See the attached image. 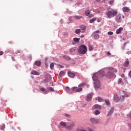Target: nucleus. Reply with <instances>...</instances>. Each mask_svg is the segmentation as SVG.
<instances>
[{
	"label": "nucleus",
	"instance_id": "6e6552de",
	"mask_svg": "<svg viewBox=\"0 0 131 131\" xmlns=\"http://www.w3.org/2000/svg\"><path fill=\"white\" fill-rule=\"evenodd\" d=\"M50 79H51V76L49 75H47L45 77V79H44L43 82L45 83H48V82H50Z\"/></svg>",
	"mask_w": 131,
	"mask_h": 131
},
{
	"label": "nucleus",
	"instance_id": "603ef678",
	"mask_svg": "<svg viewBox=\"0 0 131 131\" xmlns=\"http://www.w3.org/2000/svg\"><path fill=\"white\" fill-rule=\"evenodd\" d=\"M4 55V52H3V51H0V56H2V55Z\"/></svg>",
	"mask_w": 131,
	"mask_h": 131
},
{
	"label": "nucleus",
	"instance_id": "a878e982",
	"mask_svg": "<svg viewBox=\"0 0 131 131\" xmlns=\"http://www.w3.org/2000/svg\"><path fill=\"white\" fill-rule=\"evenodd\" d=\"M93 36L94 39H99V38H100V36L99 35V34H93Z\"/></svg>",
	"mask_w": 131,
	"mask_h": 131
},
{
	"label": "nucleus",
	"instance_id": "c756f323",
	"mask_svg": "<svg viewBox=\"0 0 131 131\" xmlns=\"http://www.w3.org/2000/svg\"><path fill=\"white\" fill-rule=\"evenodd\" d=\"M74 18H75V19H77V20H79L81 19V18H82V16L76 15L74 16Z\"/></svg>",
	"mask_w": 131,
	"mask_h": 131
},
{
	"label": "nucleus",
	"instance_id": "338daca9",
	"mask_svg": "<svg viewBox=\"0 0 131 131\" xmlns=\"http://www.w3.org/2000/svg\"><path fill=\"white\" fill-rule=\"evenodd\" d=\"M58 127L59 128H60V126L58 125Z\"/></svg>",
	"mask_w": 131,
	"mask_h": 131
},
{
	"label": "nucleus",
	"instance_id": "393cba45",
	"mask_svg": "<svg viewBox=\"0 0 131 131\" xmlns=\"http://www.w3.org/2000/svg\"><path fill=\"white\" fill-rule=\"evenodd\" d=\"M114 99L115 100L116 102H119V101H120V98L117 95L115 96Z\"/></svg>",
	"mask_w": 131,
	"mask_h": 131
},
{
	"label": "nucleus",
	"instance_id": "9d476101",
	"mask_svg": "<svg viewBox=\"0 0 131 131\" xmlns=\"http://www.w3.org/2000/svg\"><path fill=\"white\" fill-rule=\"evenodd\" d=\"M68 76L71 78H74L75 77V74L74 73H72L71 71H69L68 73Z\"/></svg>",
	"mask_w": 131,
	"mask_h": 131
},
{
	"label": "nucleus",
	"instance_id": "a211bd4d",
	"mask_svg": "<svg viewBox=\"0 0 131 131\" xmlns=\"http://www.w3.org/2000/svg\"><path fill=\"white\" fill-rule=\"evenodd\" d=\"M129 64V61L128 60V59H127L124 62L123 66L124 67H127L128 66V64Z\"/></svg>",
	"mask_w": 131,
	"mask_h": 131
},
{
	"label": "nucleus",
	"instance_id": "4d7b16f0",
	"mask_svg": "<svg viewBox=\"0 0 131 131\" xmlns=\"http://www.w3.org/2000/svg\"><path fill=\"white\" fill-rule=\"evenodd\" d=\"M110 3L111 4V5H112V4H113V1H110Z\"/></svg>",
	"mask_w": 131,
	"mask_h": 131
},
{
	"label": "nucleus",
	"instance_id": "69168bd1",
	"mask_svg": "<svg viewBox=\"0 0 131 131\" xmlns=\"http://www.w3.org/2000/svg\"><path fill=\"white\" fill-rule=\"evenodd\" d=\"M122 18L124 19V18H125L124 15H122Z\"/></svg>",
	"mask_w": 131,
	"mask_h": 131
},
{
	"label": "nucleus",
	"instance_id": "4c0bfd02",
	"mask_svg": "<svg viewBox=\"0 0 131 131\" xmlns=\"http://www.w3.org/2000/svg\"><path fill=\"white\" fill-rule=\"evenodd\" d=\"M82 91V88H77V93H79V92H81Z\"/></svg>",
	"mask_w": 131,
	"mask_h": 131
},
{
	"label": "nucleus",
	"instance_id": "774afa93",
	"mask_svg": "<svg viewBox=\"0 0 131 131\" xmlns=\"http://www.w3.org/2000/svg\"><path fill=\"white\" fill-rule=\"evenodd\" d=\"M97 22H100V21L97 20Z\"/></svg>",
	"mask_w": 131,
	"mask_h": 131
},
{
	"label": "nucleus",
	"instance_id": "c03bdc74",
	"mask_svg": "<svg viewBox=\"0 0 131 131\" xmlns=\"http://www.w3.org/2000/svg\"><path fill=\"white\" fill-rule=\"evenodd\" d=\"M107 34L108 35H113V32H111V31L108 32Z\"/></svg>",
	"mask_w": 131,
	"mask_h": 131
},
{
	"label": "nucleus",
	"instance_id": "423d86ee",
	"mask_svg": "<svg viewBox=\"0 0 131 131\" xmlns=\"http://www.w3.org/2000/svg\"><path fill=\"white\" fill-rule=\"evenodd\" d=\"M115 20L117 23H121V15L117 14L115 17Z\"/></svg>",
	"mask_w": 131,
	"mask_h": 131
},
{
	"label": "nucleus",
	"instance_id": "8fccbe9b",
	"mask_svg": "<svg viewBox=\"0 0 131 131\" xmlns=\"http://www.w3.org/2000/svg\"><path fill=\"white\" fill-rule=\"evenodd\" d=\"M6 126H5V125H3L1 126V129L3 130L5 129Z\"/></svg>",
	"mask_w": 131,
	"mask_h": 131
},
{
	"label": "nucleus",
	"instance_id": "9b49d317",
	"mask_svg": "<svg viewBox=\"0 0 131 131\" xmlns=\"http://www.w3.org/2000/svg\"><path fill=\"white\" fill-rule=\"evenodd\" d=\"M122 11L124 13H127V12H129V11H130V9H129V8H128L127 7H124L122 8Z\"/></svg>",
	"mask_w": 131,
	"mask_h": 131
},
{
	"label": "nucleus",
	"instance_id": "412c9836",
	"mask_svg": "<svg viewBox=\"0 0 131 131\" xmlns=\"http://www.w3.org/2000/svg\"><path fill=\"white\" fill-rule=\"evenodd\" d=\"M41 64V61H40L36 60L34 63V65H36V66H40Z\"/></svg>",
	"mask_w": 131,
	"mask_h": 131
},
{
	"label": "nucleus",
	"instance_id": "7c9ffc66",
	"mask_svg": "<svg viewBox=\"0 0 131 131\" xmlns=\"http://www.w3.org/2000/svg\"><path fill=\"white\" fill-rule=\"evenodd\" d=\"M63 58L66 59V60H68V61H69V60H70L71 58L70 57L67 56V55H64L63 56Z\"/></svg>",
	"mask_w": 131,
	"mask_h": 131
},
{
	"label": "nucleus",
	"instance_id": "49530a36",
	"mask_svg": "<svg viewBox=\"0 0 131 131\" xmlns=\"http://www.w3.org/2000/svg\"><path fill=\"white\" fill-rule=\"evenodd\" d=\"M65 116H66V117H67L68 118H70V117H71L70 115L67 114H65Z\"/></svg>",
	"mask_w": 131,
	"mask_h": 131
},
{
	"label": "nucleus",
	"instance_id": "6e6d98bb",
	"mask_svg": "<svg viewBox=\"0 0 131 131\" xmlns=\"http://www.w3.org/2000/svg\"><path fill=\"white\" fill-rule=\"evenodd\" d=\"M89 131H94V130L91 128H89Z\"/></svg>",
	"mask_w": 131,
	"mask_h": 131
},
{
	"label": "nucleus",
	"instance_id": "6ab92c4d",
	"mask_svg": "<svg viewBox=\"0 0 131 131\" xmlns=\"http://www.w3.org/2000/svg\"><path fill=\"white\" fill-rule=\"evenodd\" d=\"M80 29H81V30H82V33H83L85 32L86 27L84 25H81Z\"/></svg>",
	"mask_w": 131,
	"mask_h": 131
},
{
	"label": "nucleus",
	"instance_id": "c85d7f7f",
	"mask_svg": "<svg viewBox=\"0 0 131 131\" xmlns=\"http://www.w3.org/2000/svg\"><path fill=\"white\" fill-rule=\"evenodd\" d=\"M73 40L75 42H78V41H79V40H80V38H74Z\"/></svg>",
	"mask_w": 131,
	"mask_h": 131
},
{
	"label": "nucleus",
	"instance_id": "4be33fe9",
	"mask_svg": "<svg viewBox=\"0 0 131 131\" xmlns=\"http://www.w3.org/2000/svg\"><path fill=\"white\" fill-rule=\"evenodd\" d=\"M59 124L60 126H61V127H66V125H67L66 122L63 121L60 122Z\"/></svg>",
	"mask_w": 131,
	"mask_h": 131
},
{
	"label": "nucleus",
	"instance_id": "864d4df0",
	"mask_svg": "<svg viewBox=\"0 0 131 131\" xmlns=\"http://www.w3.org/2000/svg\"><path fill=\"white\" fill-rule=\"evenodd\" d=\"M63 21V19H60V22L61 24H62Z\"/></svg>",
	"mask_w": 131,
	"mask_h": 131
},
{
	"label": "nucleus",
	"instance_id": "7ed1b4c3",
	"mask_svg": "<svg viewBox=\"0 0 131 131\" xmlns=\"http://www.w3.org/2000/svg\"><path fill=\"white\" fill-rule=\"evenodd\" d=\"M77 51L78 54H80V55H84V54H86V52H88V48L85 45H81L78 47Z\"/></svg>",
	"mask_w": 131,
	"mask_h": 131
},
{
	"label": "nucleus",
	"instance_id": "2f4dec72",
	"mask_svg": "<svg viewBox=\"0 0 131 131\" xmlns=\"http://www.w3.org/2000/svg\"><path fill=\"white\" fill-rule=\"evenodd\" d=\"M90 14H91V11H90V10H87L85 12V15H86V16H89V15H90Z\"/></svg>",
	"mask_w": 131,
	"mask_h": 131
},
{
	"label": "nucleus",
	"instance_id": "13d9d810",
	"mask_svg": "<svg viewBox=\"0 0 131 131\" xmlns=\"http://www.w3.org/2000/svg\"><path fill=\"white\" fill-rule=\"evenodd\" d=\"M89 16L90 18H92V17H93V14H90Z\"/></svg>",
	"mask_w": 131,
	"mask_h": 131
},
{
	"label": "nucleus",
	"instance_id": "f3484780",
	"mask_svg": "<svg viewBox=\"0 0 131 131\" xmlns=\"http://www.w3.org/2000/svg\"><path fill=\"white\" fill-rule=\"evenodd\" d=\"M77 48L76 47H74L73 48H71L70 50V54H73V53H75V51H77Z\"/></svg>",
	"mask_w": 131,
	"mask_h": 131
},
{
	"label": "nucleus",
	"instance_id": "c9c22d12",
	"mask_svg": "<svg viewBox=\"0 0 131 131\" xmlns=\"http://www.w3.org/2000/svg\"><path fill=\"white\" fill-rule=\"evenodd\" d=\"M63 74H64V72L63 71H61L59 73V76L60 77H62V75H63Z\"/></svg>",
	"mask_w": 131,
	"mask_h": 131
},
{
	"label": "nucleus",
	"instance_id": "f704fd0d",
	"mask_svg": "<svg viewBox=\"0 0 131 131\" xmlns=\"http://www.w3.org/2000/svg\"><path fill=\"white\" fill-rule=\"evenodd\" d=\"M98 102H104V99H102V98L98 97Z\"/></svg>",
	"mask_w": 131,
	"mask_h": 131
},
{
	"label": "nucleus",
	"instance_id": "0eeeda50",
	"mask_svg": "<svg viewBox=\"0 0 131 131\" xmlns=\"http://www.w3.org/2000/svg\"><path fill=\"white\" fill-rule=\"evenodd\" d=\"M93 110H100V109H102V106L99 104H95L92 107Z\"/></svg>",
	"mask_w": 131,
	"mask_h": 131
},
{
	"label": "nucleus",
	"instance_id": "aec40b11",
	"mask_svg": "<svg viewBox=\"0 0 131 131\" xmlns=\"http://www.w3.org/2000/svg\"><path fill=\"white\" fill-rule=\"evenodd\" d=\"M31 74L32 75H39V73L36 71H32L31 72Z\"/></svg>",
	"mask_w": 131,
	"mask_h": 131
},
{
	"label": "nucleus",
	"instance_id": "5fc2aeb1",
	"mask_svg": "<svg viewBox=\"0 0 131 131\" xmlns=\"http://www.w3.org/2000/svg\"><path fill=\"white\" fill-rule=\"evenodd\" d=\"M18 53H20V50H17L16 52H15V54H18Z\"/></svg>",
	"mask_w": 131,
	"mask_h": 131
},
{
	"label": "nucleus",
	"instance_id": "58836bf2",
	"mask_svg": "<svg viewBox=\"0 0 131 131\" xmlns=\"http://www.w3.org/2000/svg\"><path fill=\"white\" fill-rule=\"evenodd\" d=\"M72 90H73V92H77V87H73L72 88Z\"/></svg>",
	"mask_w": 131,
	"mask_h": 131
},
{
	"label": "nucleus",
	"instance_id": "ea45409f",
	"mask_svg": "<svg viewBox=\"0 0 131 131\" xmlns=\"http://www.w3.org/2000/svg\"><path fill=\"white\" fill-rule=\"evenodd\" d=\"M122 82V78H119L118 81V84H120Z\"/></svg>",
	"mask_w": 131,
	"mask_h": 131
},
{
	"label": "nucleus",
	"instance_id": "e433bc0d",
	"mask_svg": "<svg viewBox=\"0 0 131 131\" xmlns=\"http://www.w3.org/2000/svg\"><path fill=\"white\" fill-rule=\"evenodd\" d=\"M76 131H87L86 130H84L80 128H77Z\"/></svg>",
	"mask_w": 131,
	"mask_h": 131
},
{
	"label": "nucleus",
	"instance_id": "f257e3e1",
	"mask_svg": "<svg viewBox=\"0 0 131 131\" xmlns=\"http://www.w3.org/2000/svg\"><path fill=\"white\" fill-rule=\"evenodd\" d=\"M100 72L95 73L93 74L92 77V79L93 81H94V86L95 88V90H98L101 86V82L99 80V75L100 76H103L104 75V73H102L100 74Z\"/></svg>",
	"mask_w": 131,
	"mask_h": 131
},
{
	"label": "nucleus",
	"instance_id": "09e8293b",
	"mask_svg": "<svg viewBox=\"0 0 131 131\" xmlns=\"http://www.w3.org/2000/svg\"><path fill=\"white\" fill-rule=\"evenodd\" d=\"M84 85V84H83V83L79 84L78 85V88H81V87H82Z\"/></svg>",
	"mask_w": 131,
	"mask_h": 131
},
{
	"label": "nucleus",
	"instance_id": "473e14b6",
	"mask_svg": "<svg viewBox=\"0 0 131 131\" xmlns=\"http://www.w3.org/2000/svg\"><path fill=\"white\" fill-rule=\"evenodd\" d=\"M104 102L107 106H110V102H109V101H108L107 100H105Z\"/></svg>",
	"mask_w": 131,
	"mask_h": 131
},
{
	"label": "nucleus",
	"instance_id": "79ce46f5",
	"mask_svg": "<svg viewBox=\"0 0 131 131\" xmlns=\"http://www.w3.org/2000/svg\"><path fill=\"white\" fill-rule=\"evenodd\" d=\"M48 89L49 90L50 92H54V91L52 87L48 88Z\"/></svg>",
	"mask_w": 131,
	"mask_h": 131
},
{
	"label": "nucleus",
	"instance_id": "a18cd8bd",
	"mask_svg": "<svg viewBox=\"0 0 131 131\" xmlns=\"http://www.w3.org/2000/svg\"><path fill=\"white\" fill-rule=\"evenodd\" d=\"M66 90L67 91V92L68 93V92H69L70 91V88L68 86H67L66 88Z\"/></svg>",
	"mask_w": 131,
	"mask_h": 131
},
{
	"label": "nucleus",
	"instance_id": "3c124183",
	"mask_svg": "<svg viewBox=\"0 0 131 131\" xmlns=\"http://www.w3.org/2000/svg\"><path fill=\"white\" fill-rule=\"evenodd\" d=\"M107 56H109V57H111V53L109 52H107Z\"/></svg>",
	"mask_w": 131,
	"mask_h": 131
},
{
	"label": "nucleus",
	"instance_id": "bb28decb",
	"mask_svg": "<svg viewBox=\"0 0 131 131\" xmlns=\"http://www.w3.org/2000/svg\"><path fill=\"white\" fill-rule=\"evenodd\" d=\"M96 20H97V18L96 17H94L90 20V23H94Z\"/></svg>",
	"mask_w": 131,
	"mask_h": 131
},
{
	"label": "nucleus",
	"instance_id": "2eb2a0df",
	"mask_svg": "<svg viewBox=\"0 0 131 131\" xmlns=\"http://www.w3.org/2000/svg\"><path fill=\"white\" fill-rule=\"evenodd\" d=\"M113 112H114V107H112L107 114L108 116H111Z\"/></svg>",
	"mask_w": 131,
	"mask_h": 131
},
{
	"label": "nucleus",
	"instance_id": "dca6fc26",
	"mask_svg": "<svg viewBox=\"0 0 131 131\" xmlns=\"http://www.w3.org/2000/svg\"><path fill=\"white\" fill-rule=\"evenodd\" d=\"M109 70L112 73H116V72H117V70L114 68L111 67L109 68Z\"/></svg>",
	"mask_w": 131,
	"mask_h": 131
},
{
	"label": "nucleus",
	"instance_id": "39448f33",
	"mask_svg": "<svg viewBox=\"0 0 131 131\" xmlns=\"http://www.w3.org/2000/svg\"><path fill=\"white\" fill-rule=\"evenodd\" d=\"M99 119H96L95 118H92L90 119V122L91 123H93V124H97L99 123Z\"/></svg>",
	"mask_w": 131,
	"mask_h": 131
},
{
	"label": "nucleus",
	"instance_id": "5701e85b",
	"mask_svg": "<svg viewBox=\"0 0 131 131\" xmlns=\"http://www.w3.org/2000/svg\"><path fill=\"white\" fill-rule=\"evenodd\" d=\"M40 91H41V92H43V94L45 95L48 94V91H47L45 88H41L40 89Z\"/></svg>",
	"mask_w": 131,
	"mask_h": 131
},
{
	"label": "nucleus",
	"instance_id": "680f3d73",
	"mask_svg": "<svg viewBox=\"0 0 131 131\" xmlns=\"http://www.w3.org/2000/svg\"><path fill=\"white\" fill-rule=\"evenodd\" d=\"M129 116L130 118H131V112L130 113Z\"/></svg>",
	"mask_w": 131,
	"mask_h": 131
},
{
	"label": "nucleus",
	"instance_id": "72a5a7b5",
	"mask_svg": "<svg viewBox=\"0 0 131 131\" xmlns=\"http://www.w3.org/2000/svg\"><path fill=\"white\" fill-rule=\"evenodd\" d=\"M50 69L54 70V63L53 62L50 64Z\"/></svg>",
	"mask_w": 131,
	"mask_h": 131
},
{
	"label": "nucleus",
	"instance_id": "4468645a",
	"mask_svg": "<svg viewBox=\"0 0 131 131\" xmlns=\"http://www.w3.org/2000/svg\"><path fill=\"white\" fill-rule=\"evenodd\" d=\"M122 31H123V28L120 27L116 30V34H120Z\"/></svg>",
	"mask_w": 131,
	"mask_h": 131
},
{
	"label": "nucleus",
	"instance_id": "ddd939ff",
	"mask_svg": "<svg viewBox=\"0 0 131 131\" xmlns=\"http://www.w3.org/2000/svg\"><path fill=\"white\" fill-rule=\"evenodd\" d=\"M125 97H128V95H127V94H125V95H122L121 96L120 99V102H122L124 100V98H125Z\"/></svg>",
	"mask_w": 131,
	"mask_h": 131
},
{
	"label": "nucleus",
	"instance_id": "de8ad7c7",
	"mask_svg": "<svg viewBox=\"0 0 131 131\" xmlns=\"http://www.w3.org/2000/svg\"><path fill=\"white\" fill-rule=\"evenodd\" d=\"M98 33H100V31L99 30H97L94 32L93 34H98Z\"/></svg>",
	"mask_w": 131,
	"mask_h": 131
},
{
	"label": "nucleus",
	"instance_id": "0e129e2a",
	"mask_svg": "<svg viewBox=\"0 0 131 131\" xmlns=\"http://www.w3.org/2000/svg\"><path fill=\"white\" fill-rule=\"evenodd\" d=\"M86 87H87V88H90V85H89V84L87 85H86Z\"/></svg>",
	"mask_w": 131,
	"mask_h": 131
},
{
	"label": "nucleus",
	"instance_id": "b1692460",
	"mask_svg": "<svg viewBox=\"0 0 131 131\" xmlns=\"http://www.w3.org/2000/svg\"><path fill=\"white\" fill-rule=\"evenodd\" d=\"M100 113H101V112H100L99 110H96L95 111H94V114L96 116L99 115V114H100Z\"/></svg>",
	"mask_w": 131,
	"mask_h": 131
},
{
	"label": "nucleus",
	"instance_id": "1a4fd4ad",
	"mask_svg": "<svg viewBox=\"0 0 131 131\" xmlns=\"http://www.w3.org/2000/svg\"><path fill=\"white\" fill-rule=\"evenodd\" d=\"M93 94L94 93H91L87 96V97H86V101H87V102H90V101L92 100V97H93Z\"/></svg>",
	"mask_w": 131,
	"mask_h": 131
},
{
	"label": "nucleus",
	"instance_id": "052dcab7",
	"mask_svg": "<svg viewBox=\"0 0 131 131\" xmlns=\"http://www.w3.org/2000/svg\"><path fill=\"white\" fill-rule=\"evenodd\" d=\"M80 37L82 38V37H84V35H81L80 36Z\"/></svg>",
	"mask_w": 131,
	"mask_h": 131
},
{
	"label": "nucleus",
	"instance_id": "20e7f679",
	"mask_svg": "<svg viewBox=\"0 0 131 131\" xmlns=\"http://www.w3.org/2000/svg\"><path fill=\"white\" fill-rule=\"evenodd\" d=\"M106 77H107V78H113L116 77V75L109 71L106 74Z\"/></svg>",
	"mask_w": 131,
	"mask_h": 131
},
{
	"label": "nucleus",
	"instance_id": "cd10ccee",
	"mask_svg": "<svg viewBox=\"0 0 131 131\" xmlns=\"http://www.w3.org/2000/svg\"><path fill=\"white\" fill-rule=\"evenodd\" d=\"M81 31L80 30V29H77L75 30V32L76 33V34H79V33H80Z\"/></svg>",
	"mask_w": 131,
	"mask_h": 131
},
{
	"label": "nucleus",
	"instance_id": "e2e57ef3",
	"mask_svg": "<svg viewBox=\"0 0 131 131\" xmlns=\"http://www.w3.org/2000/svg\"><path fill=\"white\" fill-rule=\"evenodd\" d=\"M12 59L13 61H15V59L14 58V57H12Z\"/></svg>",
	"mask_w": 131,
	"mask_h": 131
},
{
	"label": "nucleus",
	"instance_id": "bf43d9fd",
	"mask_svg": "<svg viewBox=\"0 0 131 131\" xmlns=\"http://www.w3.org/2000/svg\"><path fill=\"white\" fill-rule=\"evenodd\" d=\"M121 77L123 78L124 77V74H123L121 75Z\"/></svg>",
	"mask_w": 131,
	"mask_h": 131
},
{
	"label": "nucleus",
	"instance_id": "f8f14e48",
	"mask_svg": "<svg viewBox=\"0 0 131 131\" xmlns=\"http://www.w3.org/2000/svg\"><path fill=\"white\" fill-rule=\"evenodd\" d=\"M74 126H75V123H72L71 124H70V126L66 127V128H68L69 129H70V130H71V129H72V128H73Z\"/></svg>",
	"mask_w": 131,
	"mask_h": 131
},
{
	"label": "nucleus",
	"instance_id": "37998d69",
	"mask_svg": "<svg viewBox=\"0 0 131 131\" xmlns=\"http://www.w3.org/2000/svg\"><path fill=\"white\" fill-rule=\"evenodd\" d=\"M68 94H72L73 93V89H70V91H68Z\"/></svg>",
	"mask_w": 131,
	"mask_h": 131
},
{
	"label": "nucleus",
	"instance_id": "f03ea898",
	"mask_svg": "<svg viewBox=\"0 0 131 131\" xmlns=\"http://www.w3.org/2000/svg\"><path fill=\"white\" fill-rule=\"evenodd\" d=\"M118 14V12L116 10L112 9L111 10H109L105 13V16L107 19H111V18H113V17H115Z\"/></svg>",
	"mask_w": 131,
	"mask_h": 131
},
{
	"label": "nucleus",
	"instance_id": "a19ab883",
	"mask_svg": "<svg viewBox=\"0 0 131 131\" xmlns=\"http://www.w3.org/2000/svg\"><path fill=\"white\" fill-rule=\"evenodd\" d=\"M89 51H93V46L89 45Z\"/></svg>",
	"mask_w": 131,
	"mask_h": 131
}]
</instances>
